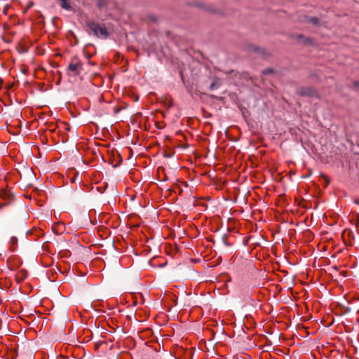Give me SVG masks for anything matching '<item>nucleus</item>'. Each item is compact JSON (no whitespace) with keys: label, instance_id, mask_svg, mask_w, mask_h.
I'll list each match as a JSON object with an SVG mask.
<instances>
[{"label":"nucleus","instance_id":"1","mask_svg":"<svg viewBox=\"0 0 359 359\" xmlns=\"http://www.w3.org/2000/svg\"><path fill=\"white\" fill-rule=\"evenodd\" d=\"M88 26L90 30L97 36L103 38H106L107 36L106 28L98 23L90 22L88 24Z\"/></svg>","mask_w":359,"mask_h":359},{"label":"nucleus","instance_id":"2","mask_svg":"<svg viewBox=\"0 0 359 359\" xmlns=\"http://www.w3.org/2000/svg\"><path fill=\"white\" fill-rule=\"evenodd\" d=\"M82 63L76 57L72 59L68 66V69L72 72L74 75H78L81 69Z\"/></svg>","mask_w":359,"mask_h":359},{"label":"nucleus","instance_id":"3","mask_svg":"<svg viewBox=\"0 0 359 359\" xmlns=\"http://www.w3.org/2000/svg\"><path fill=\"white\" fill-rule=\"evenodd\" d=\"M27 276V272L25 271H20L16 274V279L18 281H22Z\"/></svg>","mask_w":359,"mask_h":359},{"label":"nucleus","instance_id":"4","mask_svg":"<svg viewBox=\"0 0 359 359\" xmlns=\"http://www.w3.org/2000/svg\"><path fill=\"white\" fill-rule=\"evenodd\" d=\"M60 1L61 3V6L63 8L69 9L70 8V6H69V4L67 3V0H60Z\"/></svg>","mask_w":359,"mask_h":359},{"label":"nucleus","instance_id":"5","mask_svg":"<svg viewBox=\"0 0 359 359\" xmlns=\"http://www.w3.org/2000/svg\"><path fill=\"white\" fill-rule=\"evenodd\" d=\"M17 243H18V239H17V238H15V237H12V238H11V241H10V243H11V245H14L17 244Z\"/></svg>","mask_w":359,"mask_h":359},{"label":"nucleus","instance_id":"6","mask_svg":"<svg viewBox=\"0 0 359 359\" xmlns=\"http://www.w3.org/2000/svg\"><path fill=\"white\" fill-rule=\"evenodd\" d=\"M271 72H272V69H266V70H264V71L263 72V73H264V74H270V73H271Z\"/></svg>","mask_w":359,"mask_h":359},{"label":"nucleus","instance_id":"7","mask_svg":"<svg viewBox=\"0 0 359 359\" xmlns=\"http://www.w3.org/2000/svg\"><path fill=\"white\" fill-rule=\"evenodd\" d=\"M32 6H33V3L32 2H31V1L28 2V4H27V9L31 8Z\"/></svg>","mask_w":359,"mask_h":359},{"label":"nucleus","instance_id":"8","mask_svg":"<svg viewBox=\"0 0 359 359\" xmlns=\"http://www.w3.org/2000/svg\"><path fill=\"white\" fill-rule=\"evenodd\" d=\"M355 87H359V81H356L354 83Z\"/></svg>","mask_w":359,"mask_h":359},{"label":"nucleus","instance_id":"9","mask_svg":"<svg viewBox=\"0 0 359 359\" xmlns=\"http://www.w3.org/2000/svg\"><path fill=\"white\" fill-rule=\"evenodd\" d=\"M316 18H314L313 19V22L316 23Z\"/></svg>","mask_w":359,"mask_h":359}]
</instances>
